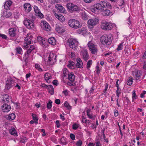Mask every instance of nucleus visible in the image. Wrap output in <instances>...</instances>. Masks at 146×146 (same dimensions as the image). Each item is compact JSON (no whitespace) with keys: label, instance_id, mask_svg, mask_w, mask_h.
<instances>
[{"label":"nucleus","instance_id":"3c124183","mask_svg":"<svg viewBox=\"0 0 146 146\" xmlns=\"http://www.w3.org/2000/svg\"><path fill=\"white\" fill-rule=\"evenodd\" d=\"M83 63L82 62H77L76 63V66L80 68H82L83 67Z\"/></svg>","mask_w":146,"mask_h":146},{"label":"nucleus","instance_id":"bb28decb","mask_svg":"<svg viewBox=\"0 0 146 146\" xmlns=\"http://www.w3.org/2000/svg\"><path fill=\"white\" fill-rule=\"evenodd\" d=\"M100 11L102 12V14L104 16H108L111 13L110 11L107 8H106L103 11Z\"/></svg>","mask_w":146,"mask_h":146},{"label":"nucleus","instance_id":"473e14b6","mask_svg":"<svg viewBox=\"0 0 146 146\" xmlns=\"http://www.w3.org/2000/svg\"><path fill=\"white\" fill-rule=\"evenodd\" d=\"M56 29L57 31L60 33H62L64 32L65 31V30H63L61 27L59 26H57L56 27Z\"/></svg>","mask_w":146,"mask_h":146},{"label":"nucleus","instance_id":"e2e57ef3","mask_svg":"<svg viewBox=\"0 0 146 146\" xmlns=\"http://www.w3.org/2000/svg\"><path fill=\"white\" fill-rule=\"evenodd\" d=\"M146 94V91H143V92L140 95V97L141 98H143L144 96V95Z\"/></svg>","mask_w":146,"mask_h":146},{"label":"nucleus","instance_id":"49530a36","mask_svg":"<svg viewBox=\"0 0 146 146\" xmlns=\"http://www.w3.org/2000/svg\"><path fill=\"white\" fill-rule=\"evenodd\" d=\"M123 46V43H120L118 46V47L117 50V51H119L122 49Z\"/></svg>","mask_w":146,"mask_h":146},{"label":"nucleus","instance_id":"aec40b11","mask_svg":"<svg viewBox=\"0 0 146 146\" xmlns=\"http://www.w3.org/2000/svg\"><path fill=\"white\" fill-rule=\"evenodd\" d=\"M12 3V2L10 0L6 1L4 5V7L6 10L10 9V7Z\"/></svg>","mask_w":146,"mask_h":146},{"label":"nucleus","instance_id":"39448f33","mask_svg":"<svg viewBox=\"0 0 146 146\" xmlns=\"http://www.w3.org/2000/svg\"><path fill=\"white\" fill-rule=\"evenodd\" d=\"M101 26V28L104 30H110L113 28L111 23L106 21L102 22Z\"/></svg>","mask_w":146,"mask_h":146},{"label":"nucleus","instance_id":"1a4fd4ad","mask_svg":"<svg viewBox=\"0 0 146 146\" xmlns=\"http://www.w3.org/2000/svg\"><path fill=\"white\" fill-rule=\"evenodd\" d=\"M33 36L31 35H29L28 34L27 35L25 39L24 47L25 48L28 47V45L31 44Z\"/></svg>","mask_w":146,"mask_h":146},{"label":"nucleus","instance_id":"cd10ccee","mask_svg":"<svg viewBox=\"0 0 146 146\" xmlns=\"http://www.w3.org/2000/svg\"><path fill=\"white\" fill-rule=\"evenodd\" d=\"M75 78V76L72 73H68V78L71 82H73Z\"/></svg>","mask_w":146,"mask_h":146},{"label":"nucleus","instance_id":"6ab92c4d","mask_svg":"<svg viewBox=\"0 0 146 146\" xmlns=\"http://www.w3.org/2000/svg\"><path fill=\"white\" fill-rule=\"evenodd\" d=\"M16 30L17 29L15 28L10 29L9 31V34L10 36L14 37L16 35Z\"/></svg>","mask_w":146,"mask_h":146},{"label":"nucleus","instance_id":"9d476101","mask_svg":"<svg viewBox=\"0 0 146 146\" xmlns=\"http://www.w3.org/2000/svg\"><path fill=\"white\" fill-rule=\"evenodd\" d=\"M133 76L136 80H141L142 74L141 71L135 70L133 73Z\"/></svg>","mask_w":146,"mask_h":146},{"label":"nucleus","instance_id":"dca6fc26","mask_svg":"<svg viewBox=\"0 0 146 146\" xmlns=\"http://www.w3.org/2000/svg\"><path fill=\"white\" fill-rule=\"evenodd\" d=\"M55 8L57 9L58 11L60 13H64L65 11V9L61 5L56 4L55 5Z\"/></svg>","mask_w":146,"mask_h":146},{"label":"nucleus","instance_id":"37998d69","mask_svg":"<svg viewBox=\"0 0 146 146\" xmlns=\"http://www.w3.org/2000/svg\"><path fill=\"white\" fill-rule=\"evenodd\" d=\"M92 64V61L91 60H89L87 64V68L88 69H89L91 65Z\"/></svg>","mask_w":146,"mask_h":146},{"label":"nucleus","instance_id":"79ce46f5","mask_svg":"<svg viewBox=\"0 0 146 146\" xmlns=\"http://www.w3.org/2000/svg\"><path fill=\"white\" fill-rule=\"evenodd\" d=\"M137 98V96L136 95L135 93V91L133 90V91L132 94V99H136Z\"/></svg>","mask_w":146,"mask_h":146},{"label":"nucleus","instance_id":"f03ea898","mask_svg":"<svg viewBox=\"0 0 146 146\" xmlns=\"http://www.w3.org/2000/svg\"><path fill=\"white\" fill-rule=\"evenodd\" d=\"M113 39L112 35L111 34L104 35L102 36L100 38L101 43L104 46H107L111 43Z\"/></svg>","mask_w":146,"mask_h":146},{"label":"nucleus","instance_id":"13d9d810","mask_svg":"<svg viewBox=\"0 0 146 146\" xmlns=\"http://www.w3.org/2000/svg\"><path fill=\"white\" fill-rule=\"evenodd\" d=\"M85 118H84L82 120V122L84 123H86L89 124L90 123V122L89 120L87 119H85Z\"/></svg>","mask_w":146,"mask_h":146},{"label":"nucleus","instance_id":"c9c22d12","mask_svg":"<svg viewBox=\"0 0 146 146\" xmlns=\"http://www.w3.org/2000/svg\"><path fill=\"white\" fill-rule=\"evenodd\" d=\"M133 79L132 77H131L129 80L127 81V85L129 86L131 85L132 84L133 82Z\"/></svg>","mask_w":146,"mask_h":146},{"label":"nucleus","instance_id":"f3484780","mask_svg":"<svg viewBox=\"0 0 146 146\" xmlns=\"http://www.w3.org/2000/svg\"><path fill=\"white\" fill-rule=\"evenodd\" d=\"M97 20L96 19H89L88 21V27H90V26H93L96 25L98 21V20Z\"/></svg>","mask_w":146,"mask_h":146},{"label":"nucleus","instance_id":"a878e982","mask_svg":"<svg viewBox=\"0 0 146 146\" xmlns=\"http://www.w3.org/2000/svg\"><path fill=\"white\" fill-rule=\"evenodd\" d=\"M87 33V29L85 28H83L79 29L78 30V33L83 35L86 34Z\"/></svg>","mask_w":146,"mask_h":146},{"label":"nucleus","instance_id":"412c9836","mask_svg":"<svg viewBox=\"0 0 146 146\" xmlns=\"http://www.w3.org/2000/svg\"><path fill=\"white\" fill-rule=\"evenodd\" d=\"M37 40L41 45H45L46 41L44 38H42L40 36H38L37 37Z\"/></svg>","mask_w":146,"mask_h":146},{"label":"nucleus","instance_id":"e433bc0d","mask_svg":"<svg viewBox=\"0 0 146 146\" xmlns=\"http://www.w3.org/2000/svg\"><path fill=\"white\" fill-rule=\"evenodd\" d=\"M63 76L64 77H65L67 75H68V73H69L68 72V70L67 68H64L63 70Z\"/></svg>","mask_w":146,"mask_h":146},{"label":"nucleus","instance_id":"de8ad7c7","mask_svg":"<svg viewBox=\"0 0 146 146\" xmlns=\"http://www.w3.org/2000/svg\"><path fill=\"white\" fill-rule=\"evenodd\" d=\"M64 105L68 109H71V107L67 102H65Z\"/></svg>","mask_w":146,"mask_h":146},{"label":"nucleus","instance_id":"774afa93","mask_svg":"<svg viewBox=\"0 0 146 146\" xmlns=\"http://www.w3.org/2000/svg\"><path fill=\"white\" fill-rule=\"evenodd\" d=\"M62 93L64 94L65 96H67L68 94V90H65L62 91Z\"/></svg>","mask_w":146,"mask_h":146},{"label":"nucleus","instance_id":"8fccbe9b","mask_svg":"<svg viewBox=\"0 0 146 146\" xmlns=\"http://www.w3.org/2000/svg\"><path fill=\"white\" fill-rule=\"evenodd\" d=\"M35 66V68L40 71H41L42 70V69L40 67V66L38 64H36Z\"/></svg>","mask_w":146,"mask_h":146},{"label":"nucleus","instance_id":"a211bd4d","mask_svg":"<svg viewBox=\"0 0 146 146\" xmlns=\"http://www.w3.org/2000/svg\"><path fill=\"white\" fill-rule=\"evenodd\" d=\"M24 7L26 12L29 13L31 11L32 8L31 5L29 3H25L24 5Z\"/></svg>","mask_w":146,"mask_h":146},{"label":"nucleus","instance_id":"052dcab7","mask_svg":"<svg viewBox=\"0 0 146 146\" xmlns=\"http://www.w3.org/2000/svg\"><path fill=\"white\" fill-rule=\"evenodd\" d=\"M35 48V46L33 45H31L30 48H29L28 49H29V50H30L31 52Z\"/></svg>","mask_w":146,"mask_h":146},{"label":"nucleus","instance_id":"4c0bfd02","mask_svg":"<svg viewBox=\"0 0 146 146\" xmlns=\"http://www.w3.org/2000/svg\"><path fill=\"white\" fill-rule=\"evenodd\" d=\"M81 16L82 19L84 20H86L88 19L87 15L84 12H82V13Z\"/></svg>","mask_w":146,"mask_h":146},{"label":"nucleus","instance_id":"5fc2aeb1","mask_svg":"<svg viewBox=\"0 0 146 146\" xmlns=\"http://www.w3.org/2000/svg\"><path fill=\"white\" fill-rule=\"evenodd\" d=\"M95 89V87L94 86H93L90 89V90L89 91V93L90 94H93V92L94 91Z\"/></svg>","mask_w":146,"mask_h":146},{"label":"nucleus","instance_id":"4d7b16f0","mask_svg":"<svg viewBox=\"0 0 146 146\" xmlns=\"http://www.w3.org/2000/svg\"><path fill=\"white\" fill-rule=\"evenodd\" d=\"M82 144V141L80 140H79L77 141L76 145L77 146H81Z\"/></svg>","mask_w":146,"mask_h":146},{"label":"nucleus","instance_id":"7c9ffc66","mask_svg":"<svg viewBox=\"0 0 146 146\" xmlns=\"http://www.w3.org/2000/svg\"><path fill=\"white\" fill-rule=\"evenodd\" d=\"M49 90V92L51 95H52L54 94V90L52 86L51 85H49L48 88Z\"/></svg>","mask_w":146,"mask_h":146},{"label":"nucleus","instance_id":"393cba45","mask_svg":"<svg viewBox=\"0 0 146 146\" xmlns=\"http://www.w3.org/2000/svg\"><path fill=\"white\" fill-rule=\"evenodd\" d=\"M48 42L50 44L54 45L56 44V40L54 37H51L49 38Z\"/></svg>","mask_w":146,"mask_h":146},{"label":"nucleus","instance_id":"0e129e2a","mask_svg":"<svg viewBox=\"0 0 146 146\" xmlns=\"http://www.w3.org/2000/svg\"><path fill=\"white\" fill-rule=\"evenodd\" d=\"M121 93V90H116V95L117 97H119V95Z\"/></svg>","mask_w":146,"mask_h":146},{"label":"nucleus","instance_id":"7ed1b4c3","mask_svg":"<svg viewBox=\"0 0 146 146\" xmlns=\"http://www.w3.org/2000/svg\"><path fill=\"white\" fill-rule=\"evenodd\" d=\"M67 43L69 47L74 50H76L78 45V42L76 39L72 38L68 39Z\"/></svg>","mask_w":146,"mask_h":146},{"label":"nucleus","instance_id":"58836bf2","mask_svg":"<svg viewBox=\"0 0 146 146\" xmlns=\"http://www.w3.org/2000/svg\"><path fill=\"white\" fill-rule=\"evenodd\" d=\"M52 102L50 100L47 104V108L48 109L51 108L52 106Z\"/></svg>","mask_w":146,"mask_h":146},{"label":"nucleus","instance_id":"5701e85b","mask_svg":"<svg viewBox=\"0 0 146 146\" xmlns=\"http://www.w3.org/2000/svg\"><path fill=\"white\" fill-rule=\"evenodd\" d=\"M2 100L1 101V102H4L8 103L9 102V97L8 95L7 94H5L4 95L2 96Z\"/></svg>","mask_w":146,"mask_h":146},{"label":"nucleus","instance_id":"6e6d98bb","mask_svg":"<svg viewBox=\"0 0 146 146\" xmlns=\"http://www.w3.org/2000/svg\"><path fill=\"white\" fill-rule=\"evenodd\" d=\"M72 5H73V4L71 3H68L66 5L67 8L70 10V9L71 8V7Z\"/></svg>","mask_w":146,"mask_h":146},{"label":"nucleus","instance_id":"603ef678","mask_svg":"<svg viewBox=\"0 0 146 146\" xmlns=\"http://www.w3.org/2000/svg\"><path fill=\"white\" fill-rule=\"evenodd\" d=\"M79 125L78 124L75 123L72 125V128L73 129L76 130L79 127Z\"/></svg>","mask_w":146,"mask_h":146},{"label":"nucleus","instance_id":"2f4dec72","mask_svg":"<svg viewBox=\"0 0 146 146\" xmlns=\"http://www.w3.org/2000/svg\"><path fill=\"white\" fill-rule=\"evenodd\" d=\"M9 133L14 136H17V133L15 129L13 128L9 130Z\"/></svg>","mask_w":146,"mask_h":146},{"label":"nucleus","instance_id":"c756f323","mask_svg":"<svg viewBox=\"0 0 146 146\" xmlns=\"http://www.w3.org/2000/svg\"><path fill=\"white\" fill-rule=\"evenodd\" d=\"M15 117V115L14 113H12L9 114L8 117H7V119L9 120H13Z\"/></svg>","mask_w":146,"mask_h":146},{"label":"nucleus","instance_id":"a19ab883","mask_svg":"<svg viewBox=\"0 0 146 146\" xmlns=\"http://www.w3.org/2000/svg\"><path fill=\"white\" fill-rule=\"evenodd\" d=\"M14 82L13 79L11 78H8L6 82L7 83H8L9 84H13Z\"/></svg>","mask_w":146,"mask_h":146},{"label":"nucleus","instance_id":"a18cd8bd","mask_svg":"<svg viewBox=\"0 0 146 146\" xmlns=\"http://www.w3.org/2000/svg\"><path fill=\"white\" fill-rule=\"evenodd\" d=\"M126 22L129 25L128 27L131 28L130 25L131 23V18L130 17H128V19L126 21Z\"/></svg>","mask_w":146,"mask_h":146},{"label":"nucleus","instance_id":"f257e3e1","mask_svg":"<svg viewBox=\"0 0 146 146\" xmlns=\"http://www.w3.org/2000/svg\"><path fill=\"white\" fill-rule=\"evenodd\" d=\"M111 8V5L106 1H102L99 3L95 4L91 8L92 12L96 13L100 11H103L106 8Z\"/></svg>","mask_w":146,"mask_h":146},{"label":"nucleus","instance_id":"bf43d9fd","mask_svg":"<svg viewBox=\"0 0 146 146\" xmlns=\"http://www.w3.org/2000/svg\"><path fill=\"white\" fill-rule=\"evenodd\" d=\"M70 137L72 140H74L75 139V136L73 134L71 133L70 134Z\"/></svg>","mask_w":146,"mask_h":146},{"label":"nucleus","instance_id":"680f3d73","mask_svg":"<svg viewBox=\"0 0 146 146\" xmlns=\"http://www.w3.org/2000/svg\"><path fill=\"white\" fill-rule=\"evenodd\" d=\"M87 115L91 119H95L94 116V115L90 114Z\"/></svg>","mask_w":146,"mask_h":146},{"label":"nucleus","instance_id":"20e7f679","mask_svg":"<svg viewBox=\"0 0 146 146\" xmlns=\"http://www.w3.org/2000/svg\"><path fill=\"white\" fill-rule=\"evenodd\" d=\"M68 24L70 27L76 29H78L81 27V25L80 24L79 22L75 19H71L69 20Z\"/></svg>","mask_w":146,"mask_h":146},{"label":"nucleus","instance_id":"4be33fe9","mask_svg":"<svg viewBox=\"0 0 146 146\" xmlns=\"http://www.w3.org/2000/svg\"><path fill=\"white\" fill-rule=\"evenodd\" d=\"M52 78V75L50 73H47L44 74V78L47 83H49L50 82L49 80Z\"/></svg>","mask_w":146,"mask_h":146},{"label":"nucleus","instance_id":"864d4df0","mask_svg":"<svg viewBox=\"0 0 146 146\" xmlns=\"http://www.w3.org/2000/svg\"><path fill=\"white\" fill-rule=\"evenodd\" d=\"M31 52V51H30V50H29V49H28L26 53H25L24 54V57H26V56L28 55L29 56V55Z\"/></svg>","mask_w":146,"mask_h":146},{"label":"nucleus","instance_id":"f8f14e48","mask_svg":"<svg viewBox=\"0 0 146 146\" xmlns=\"http://www.w3.org/2000/svg\"><path fill=\"white\" fill-rule=\"evenodd\" d=\"M1 108L2 112L7 113L10 111L11 109V107L10 105L5 103L2 106Z\"/></svg>","mask_w":146,"mask_h":146},{"label":"nucleus","instance_id":"2eb2a0df","mask_svg":"<svg viewBox=\"0 0 146 146\" xmlns=\"http://www.w3.org/2000/svg\"><path fill=\"white\" fill-rule=\"evenodd\" d=\"M41 26L43 29L45 30H49L50 27L48 23L46 21L41 23Z\"/></svg>","mask_w":146,"mask_h":146},{"label":"nucleus","instance_id":"6e6552de","mask_svg":"<svg viewBox=\"0 0 146 146\" xmlns=\"http://www.w3.org/2000/svg\"><path fill=\"white\" fill-rule=\"evenodd\" d=\"M56 56L53 53H50L48 57L47 64L49 65H52L54 64L56 60Z\"/></svg>","mask_w":146,"mask_h":146},{"label":"nucleus","instance_id":"4468645a","mask_svg":"<svg viewBox=\"0 0 146 146\" xmlns=\"http://www.w3.org/2000/svg\"><path fill=\"white\" fill-rule=\"evenodd\" d=\"M11 15V13L10 12L7 10H3L2 12L1 17H3L8 18Z\"/></svg>","mask_w":146,"mask_h":146},{"label":"nucleus","instance_id":"72a5a7b5","mask_svg":"<svg viewBox=\"0 0 146 146\" xmlns=\"http://www.w3.org/2000/svg\"><path fill=\"white\" fill-rule=\"evenodd\" d=\"M15 50L17 53L19 54H21L22 50L21 48V47H17L15 49Z\"/></svg>","mask_w":146,"mask_h":146},{"label":"nucleus","instance_id":"0eeeda50","mask_svg":"<svg viewBox=\"0 0 146 146\" xmlns=\"http://www.w3.org/2000/svg\"><path fill=\"white\" fill-rule=\"evenodd\" d=\"M90 51L93 54H95L98 51L97 46L92 41H89L88 44Z\"/></svg>","mask_w":146,"mask_h":146},{"label":"nucleus","instance_id":"f704fd0d","mask_svg":"<svg viewBox=\"0 0 146 146\" xmlns=\"http://www.w3.org/2000/svg\"><path fill=\"white\" fill-rule=\"evenodd\" d=\"M32 116L33 117V119L35 123H36L37 124L38 122V119L36 116V115L35 114H33L32 115Z\"/></svg>","mask_w":146,"mask_h":146},{"label":"nucleus","instance_id":"09e8293b","mask_svg":"<svg viewBox=\"0 0 146 146\" xmlns=\"http://www.w3.org/2000/svg\"><path fill=\"white\" fill-rule=\"evenodd\" d=\"M79 9L78 7L76 5H75L73 7V8L71 11H79Z\"/></svg>","mask_w":146,"mask_h":146},{"label":"nucleus","instance_id":"b1692460","mask_svg":"<svg viewBox=\"0 0 146 146\" xmlns=\"http://www.w3.org/2000/svg\"><path fill=\"white\" fill-rule=\"evenodd\" d=\"M54 15L57 19L61 22H64L65 20V18L64 17L60 14L55 13Z\"/></svg>","mask_w":146,"mask_h":146},{"label":"nucleus","instance_id":"423d86ee","mask_svg":"<svg viewBox=\"0 0 146 146\" xmlns=\"http://www.w3.org/2000/svg\"><path fill=\"white\" fill-rule=\"evenodd\" d=\"M33 19L31 20L26 18L23 21V23L27 28L29 29H33L34 27V25L33 22Z\"/></svg>","mask_w":146,"mask_h":146},{"label":"nucleus","instance_id":"ddd939ff","mask_svg":"<svg viewBox=\"0 0 146 146\" xmlns=\"http://www.w3.org/2000/svg\"><path fill=\"white\" fill-rule=\"evenodd\" d=\"M34 9L36 15L38 16L41 18H43V15L41 13L40 10L37 6H35L34 7Z\"/></svg>","mask_w":146,"mask_h":146},{"label":"nucleus","instance_id":"9b49d317","mask_svg":"<svg viewBox=\"0 0 146 146\" xmlns=\"http://www.w3.org/2000/svg\"><path fill=\"white\" fill-rule=\"evenodd\" d=\"M80 55L85 61H86L89 58L87 50L86 49L82 50L80 52Z\"/></svg>","mask_w":146,"mask_h":146},{"label":"nucleus","instance_id":"c85d7f7f","mask_svg":"<svg viewBox=\"0 0 146 146\" xmlns=\"http://www.w3.org/2000/svg\"><path fill=\"white\" fill-rule=\"evenodd\" d=\"M68 66L70 69H74L75 66V64L73 62L69 61Z\"/></svg>","mask_w":146,"mask_h":146},{"label":"nucleus","instance_id":"ea45409f","mask_svg":"<svg viewBox=\"0 0 146 146\" xmlns=\"http://www.w3.org/2000/svg\"><path fill=\"white\" fill-rule=\"evenodd\" d=\"M29 57V56L28 55L26 56V57H24L23 58V60H24V62H25V65L27 66V63L28 62V58Z\"/></svg>","mask_w":146,"mask_h":146},{"label":"nucleus","instance_id":"338daca9","mask_svg":"<svg viewBox=\"0 0 146 146\" xmlns=\"http://www.w3.org/2000/svg\"><path fill=\"white\" fill-rule=\"evenodd\" d=\"M58 81L57 80H54L52 82L53 84L57 86L58 84Z\"/></svg>","mask_w":146,"mask_h":146},{"label":"nucleus","instance_id":"c03bdc74","mask_svg":"<svg viewBox=\"0 0 146 146\" xmlns=\"http://www.w3.org/2000/svg\"><path fill=\"white\" fill-rule=\"evenodd\" d=\"M13 86V85L11 84H9L8 83L6 82V85L5 86V88L7 90L9 89L11 87H12Z\"/></svg>","mask_w":146,"mask_h":146},{"label":"nucleus","instance_id":"69168bd1","mask_svg":"<svg viewBox=\"0 0 146 146\" xmlns=\"http://www.w3.org/2000/svg\"><path fill=\"white\" fill-rule=\"evenodd\" d=\"M60 121L58 120H56V121L55 123H56L57 125V127L58 128L60 126V125L59 123Z\"/></svg>","mask_w":146,"mask_h":146}]
</instances>
